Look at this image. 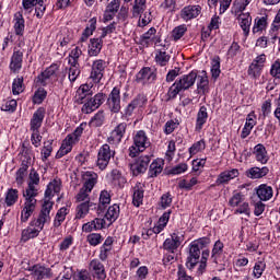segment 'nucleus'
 <instances>
[{"label": "nucleus", "mask_w": 280, "mask_h": 280, "mask_svg": "<svg viewBox=\"0 0 280 280\" xmlns=\"http://www.w3.org/2000/svg\"><path fill=\"white\" fill-rule=\"evenodd\" d=\"M196 80H198V71L196 70H192L188 74H184L179 79H176V81L168 89L167 102H170V100H176L178 93L189 91V89L196 84Z\"/></svg>", "instance_id": "2"}, {"label": "nucleus", "mask_w": 280, "mask_h": 280, "mask_svg": "<svg viewBox=\"0 0 280 280\" xmlns=\"http://www.w3.org/2000/svg\"><path fill=\"white\" fill-rule=\"evenodd\" d=\"M178 280H194L190 276L187 275V271H185V268H183V265L178 266Z\"/></svg>", "instance_id": "63"}, {"label": "nucleus", "mask_w": 280, "mask_h": 280, "mask_svg": "<svg viewBox=\"0 0 280 280\" xmlns=\"http://www.w3.org/2000/svg\"><path fill=\"white\" fill-rule=\"evenodd\" d=\"M88 242L90 246H97L102 244V234L92 233L88 235Z\"/></svg>", "instance_id": "54"}, {"label": "nucleus", "mask_w": 280, "mask_h": 280, "mask_svg": "<svg viewBox=\"0 0 280 280\" xmlns=\"http://www.w3.org/2000/svg\"><path fill=\"white\" fill-rule=\"evenodd\" d=\"M202 12L201 5H187L180 11V16L184 21H191V19H197Z\"/></svg>", "instance_id": "18"}, {"label": "nucleus", "mask_w": 280, "mask_h": 280, "mask_svg": "<svg viewBox=\"0 0 280 280\" xmlns=\"http://www.w3.org/2000/svg\"><path fill=\"white\" fill-rule=\"evenodd\" d=\"M108 205H110V192H108V190H103V191H101V195H100L97 213H104V211L106 210V207H108Z\"/></svg>", "instance_id": "34"}, {"label": "nucleus", "mask_w": 280, "mask_h": 280, "mask_svg": "<svg viewBox=\"0 0 280 280\" xmlns=\"http://www.w3.org/2000/svg\"><path fill=\"white\" fill-rule=\"evenodd\" d=\"M31 141L35 148L40 145V141H43V136H40V129L32 130Z\"/></svg>", "instance_id": "55"}, {"label": "nucleus", "mask_w": 280, "mask_h": 280, "mask_svg": "<svg viewBox=\"0 0 280 280\" xmlns=\"http://www.w3.org/2000/svg\"><path fill=\"white\" fill-rule=\"evenodd\" d=\"M234 213H241V214H245L250 217V206L248 205V202H243L236 210Z\"/></svg>", "instance_id": "60"}, {"label": "nucleus", "mask_w": 280, "mask_h": 280, "mask_svg": "<svg viewBox=\"0 0 280 280\" xmlns=\"http://www.w3.org/2000/svg\"><path fill=\"white\" fill-rule=\"evenodd\" d=\"M156 80V72L150 67L142 68L136 75L138 84H152Z\"/></svg>", "instance_id": "10"}, {"label": "nucleus", "mask_w": 280, "mask_h": 280, "mask_svg": "<svg viewBox=\"0 0 280 280\" xmlns=\"http://www.w3.org/2000/svg\"><path fill=\"white\" fill-rule=\"evenodd\" d=\"M172 56L167 54V50H165V46L163 48L156 50L155 52V63L159 65V67H167Z\"/></svg>", "instance_id": "25"}, {"label": "nucleus", "mask_w": 280, "mask_h": 280, "mask_svg": "<svg viewBox=\"0 0 280 280\" xmlns=\"http://www.w3.org/2000/svg\"><path fill=\"white\" fill-rule=\"evenodd\" d=\"M105 100L106 95H104V93H97L94 96H88V98L83 101L81 112L84 113V115H91V113L97 110V108L104 104Z\"/></svg>", "instance_id": "5"}, {"label": "nucleus", "mask_w": 280, "mask_h": 280, "mask_svg": "<svg viewBox=\"0 0 280 280\" xmlns=\"http://www.w3.org/2000/svg\"><path fill=\"white\" fill-rule=\"evenodd\" d=\"M167 207H172V194L165 192L161 197V208L167 209Z\"/></svg>", "instance_id": "58"}, {"label": "nucleus", "mask_w": 280, "mask_h": 280, "mask_svg": "<svg viewBox=\"0 0 280 280\" xmlns=\"http://www.w3.org/2000/svg\"><path fill=\"white\" fill-rule=\"evenodd\" d=\"M24 270L30 272V277L34 280L51 279L54 276L51 269L43 265H33L32 267L24 268Z\"/></svg>", "instance_id": "6"}, {"label": "nucleus", "mask_w": 280, "mask_h": 280, "mask_svg": "<svg viewBox=\"0 0 280 280\" xmlns=\"http://www.w3.org/2000/svg\"><path fill=\"white\" fill-rule=\"evenodd\" d=\"M51 209H54V202L49 199L45 200L38 218L31 222V226H36L37 229L30 226L24 229L22 231V242H28V240H34V237H38V233L43 231L46 222H49V220H51V217L49 215V213H51Z\"/></svg>", "instance_id": "1"}, {"label": "nucleus", "mask_w": 280, "mask_h": 280, "mask_svg": "<svg viewBox=\"0 0 280 280\" xmlns=\"http://www.w3.org/2000/svg\"><path fill=\"white\" fill-rule=\"evenodd\" d=\"M183 244V235H178V233L171 234L170 238H166L163 243L164 250L168 253H176L180 245Z\"/></svg>", "instance_id": "13"}, {"label": "nucleus", "mask_w": 280, "mask_h": 280, "mask_svg": "<svg viewBox=\"0 0 280 280\" xmlns=\"http://www.w3.org/2000/svg\"><path fill=\"white\" fill-rule=\"evenodd\" d=\"M84 184L82 189H85L86 191H93V187H95V185H97V174L93 173V172H85L84 176Z\"/></svg>", "instance_id": "27"}, {"label": "nucleus", "mask_w": 280, "mask_h": 280, "mask_svg": "<svg viewBox=\"0 0 280 280\" xmlns=\"http://www.w3.org/2000/svg\"><path fill=\"white\" fill-rule=\"evenodd\" d=\"M237 176H240L237 168L222 172L217 179V185H224V183H229V180H233V178H237Z\"/></svg>", "instance_id": "29"}, {"label": "nucleus", "mask_w": 280, "mask_h": 280, "mask_svg": "<svg viewBox=\"0 0 280 280\" xmlns=\"http://www.w3.org/2000/svg\"><path fill=\"white\" fill-rule=\"evenodd\" d=\"M67 219V208L62 207L57 211L55 217L54 226L58 229L62 225L63 221Z\"/></svg>", "instance_id": "43"}, {"label": "nucleus", "mask_w": 280, "mask_h": 280, "mask_svg": "<svg viewBox=\"0 0 280 280\" xmlns=\"http://www.w3.org/2000/svg\"><path fill=\"white\" fill-rule=\"evenodd\" d=\"M211 244V238L209 237H201L192 242V245L197 246L199 250H202V248H207V246Z\"/></svg>", "instance_id": "53"}, {"label": "nucleus", "mask_w": 280, "mask_h": 280, "mask_svg": "<svg viewBox=\"0 0 280 280\" xmlns=\"http://www.w3.org/2000/svg\"><path fill=\"white\" fill-rule=\"evenodd\" d=\"M180 75V68L175 67L174 69L170 70L166 74V82H174L176 78Z\"/></svg>", "instance_id": "59"}, {"label": "nucleus", "mask_w": 280, "mask_h": 280, "mask_svg": "<svg viewBox=\"0 0 280 280\" xmlns=\"http://www.w3.org/2000/svg\"><path fill=\"white\" fill-rule=\"evenodd\" d=\"M19 202V190L14 188L8 189L4 198L7 207H14Z\"/></svg>", "instance_id": "35"}, {"label": "nucleus", "mask_w": 280, "mask_h": 280, "mask_svg": "<svg viewBox=\"0 0 280 280\" xmlns=\"http://www.w3.org/2000/svg\"><path fill=\"white\" fill-rule=\"evenodd\" d=\"M82 132H84V128L78 127L72 133L68 135L66 139L62 141V144L56 154V159H62V156L69 154V152L73 150V144L80 141Z\"/></svg>", "instance_id": "4"}, {"label": "nucleus", "mask_w": 280, "mask_h": 280, "mask_svg": "<svg viewBox=\"0 0 280 280\" xmlns=\"http://www.w3.org/2000/svg\"><path fill=\"white\" fill-rule=\"evenodd\" d=\"M59 69H60V66H58V63L50 65L48 68H46L44 72H42L37 77V82H39L42 86H46L47 80H49V78H51L55 73H58Z\"/></svg>", "instance_id": "20"}, {"label": "nucleus", "mask_w": 280, "mask_h": 280, "mask_svg": "<svg viewBox=\"0 0 280 280\" xmlns=\"http://www.w3.org/2000/svg\"><path fill=\"white\" fill-rule=\"evenodd\" d=\"M254 154L256 161H258V163H261V165H266V163H268V151H266V147L264 144H257L254 148Z\"/></svg>", "instance_id": "26"}, {"label": "nucleus", "mask_w": 280, "mask_h": 280, "mask_svg": "<svg viewBox=\"0 0 280 280\" xmlns=\"http://www.w3.org/2000/svg\"><path fill=\"white\" fill-rule=\"evenodd\" d=\"M220 73H221V70H220V57H217L212 61V68H211L212 78H214V79L220 78Z\"/></svg>", "instance_id": "51"}, {"label": "nucleus", "mask_w": 280, "mask_h": 280, "mask_svg": "<svg viewBox=\"0 0 280 280\" xmlns=\"http://www.w3.org/2000/svg\"><path fill=\"white\" fill-rule=\"evenodd\" d=\"M255 113H250L248 114L247 118H246V124L242 130L241 137L243 139H246V137H248V135H250V130H253V128H255Z\"/></svg>", "instance_id": "36"}, {"label": "nucleus", "mask_w": 280, "mask_h": 280, "mask_svg": "<svg viewBox=\"0 0 280 280\" xmlns=\"http://www.w3.org/2000/svg\"><path fill=\"white\" fill-rule=\"evenodd\" d=\"M142 202H143V187L141 186V183H139L133 187L132 203L135 205V207H141Z\"/></svg>", "instance_id": "37"}, {"label": "nucleus", "mask_w": 280, "mask_h": 280, "mask_svg": "<svg viewBox=\"0 0 280 280\" xmlns=\"http://www.w3.org/2000/svg\"><path fill=\"white\" fill-rule=\"evenodd\" d=\"M199 82L197 83V89L201 93H207L209 91V77H207V72L203 71L202 75H197Z\"/></svg>", "instance_id": "39"}, {"label": "nucleus", "mask_w": 280, "mask_h": 280, "mask_svg": "<svg viewBox=\"0 0 280 280\" xmlns=\"http://www.w3.org/2000/svg\"><path fill=\"white\" fill-rule=\"evenodd\" d=\"M90 209H97V205L91 202L90 200L83 201L81 202L78 207H77V214H75V219L77 220H82L83 218H85L89 214V210Z\"/></svg>", "instance_id": "22"}, {"label": "nucleus", "mask_w": 280, "mask_h": 280, "mask_svg": "<svg viewBox=\"0 0 280 280\" xmlns=\"http://www.w3.org/2000/svg\"><path fill=\"white\" fill-rule=\"evenodd\" d=\"M22 4L24 10H32L34 5H38L35 8V15L37 19H43V14H45V10H47L43 4V0H23Z\"/></svg>", "instance_id": "16"}, {"label": "nucleus", "mask_w": 280, "mask_h": 280, "mask_svg": "<svg viewBox=\"0 0 280 280\" xmlns=\"http://www.w3.org/2000/svg\"><path fill=\"white\" fill-rule=\"evenodd\" d=\"M268 25V18L267 16H262V18H257L255 20V24L253 27V33L257 34L259 32H264V30H266Z\"/></svg>", "instance_id": "41"}, {"label": "nucleus", "mask_w": 280, "mask_h": 280, "mask_svg": "<svg viewBox=\"0 0 280 280\" xmlns=\"http://www.w3.org/2000/svg\"><path fill=\"white\" fill-rule=\"evenodd\" d=\"M113 156H115V151L110 150V145L103 144L98 150V154H97V162H96L97 167H100L101 170H106Z\"/></svg>", "instance_id": "7"}, {"label": "nucleus", "mask_w": 280, "mask_h": 280, "mask_svg": "<svg viewBox=\"0 0 280 280\" xmlns=\"http://www.w3.org/2000/svg\"><path fill=\"white\" fill-rule=\"evenodd\" d=\"M200 261V248L197 245L190 244L189 256L187 257L186 267L188 270H194Z\"/></svg>", "instance_id": "17"}, {"label": "nucleus", "mask_w": 280, "mask_h": 280, "mask_svg": "<svg viewBox=\"0 0 280 280\" xmlns=\"http://www.w3.org/2000/svg\"><path fill=\"white\" fill-rule=\"evenodd\" d=\"M46 113L47 112L44 107L37 108V110L33 114V117L30 122L31 130H40V126H43Z\"/></svg>", "instance_id": "19"}, {"label": "nucleus", "mask_w": 280, "mask_h": 280, "mask_svg": "<svg viewBox=\"0 0 280 280\" xmlns=\"http://www.w3.org/2000/svg\"><path fill=\"white\" fill-rule=\"evenodd\" d=\"M74 280H92L91 272L86 269H82L74 275Z\"/></svg>", "instance_id": "61"}, {"label": "nucleus", "mask_w": 280, "mask_h": 280, "mask_svg": "<svg viewBox=\"0 0 280 280\" xmlns=\"http://www.w3.org/2000/svg\"><path fill=\"white\" fill-rule=\"evenodd\" d=\"M105 218L109 220V222H115V220L119 218V205L110 206L105 213Z\"/></svg>", "instance_id": "42"}, {"label": "nucleus", "mask_w": 280, "mask_h": 280, "mask_svg": "<svg viewBox=\"0 0 280 280\" xmlns=\"http://www.w3.org/2000/svg\"><path fill=\"white\" fill-rule=\"evenodd\" d=\"M23 196L25 197V203L22 210L21 220L22 222H27L32 217V213L36 211V196H38V189H36V186L28 184L25 191H23Z\"/></svg>", "instance_id": "3"}, {"label": "nucleus", "mask_w": 280, "mask_h": 280, "mask_svg": "<svg viewBox=\"0 0 280 280\" xmlns=\"http://www.w3.org/2000/svg\"><path fill=\"white\" fill-rule=\"evenodd\" d=\"M207 119H209V114L207 113V107L201 106L197 114V120H196V130L198 132H200V130H202V127L207 124Z\"/></svg>", "instance_id": "31"}, {"label": "nucleus", "mask_w": 280, "mask_h": 280, "mask_svg": "<svg viewBox=\"0 0 280 280\" xmlns=\"http://www.w3.org/2000/svg\"><path fill=\"white\" fill-rule=\"evenodd\" d=\"M249 3L250 2H248L246 0H236V1H234V12H235V14H237L240 12H244V10H246V7Z\"/></svg>", "instance_id": "57"}, {"label": "nucleus", "mask_w": 280, "mask_h": 280, "mask_svg": "<svg viewBox=\"0 0 280 280\" xmlns=\"http://www.w3.org/2000/svg\"><path fill=\"white\" fill-rule=\"evenodd\" d=\"M104 69H106V61L98 59L93 62L90 78L94 84H100L104 78Z\"/></svg>", "instance_id": "12"}, {"label": "nucleus", "mask_w": 280, "mask_h": 280, "mask_svg": "<svg viewBox=\"0 0 280 280\" xmlns=\"http://www.w3.org/2000/svg\"><path fill=\"white\" fill-rule=\"evenodd\" d=\"M107 104L112 113L121 110V91L119 88H114L107 98Z\"/></svg>", "instance_id": "9"}, {"label": "nucleus", "mask_w": 280, "mask_h": 280, "mask_svg": "<svg viewBox=\"0 0 280 280\" xmlns=\"http://www.w3.org/2000/svg\"><path fill=\"white\" fill-rule=\"evenodd\" d=\"M104 120H105L104 110H100L91 119L90 126H92V128H100L101 126H104Z\"/></svg>", "instance_id": "44"}, {"label": "nucleus", "mask_w": 280, "mask_h": 280, "mask_svg": "<svg viewBox=\"0 0 280 280\" xmlns=\"http://www.w3.org/2000/svg\"><path fill=\"white\" fill-rule=\"evenodd\" d=\"M238 21L245 36H248V34H250V25L253 23V18L250 16V13L238 14Z\"/></svg>", "instance_id": "28"}, {"label": "nucleus", "mask_w": 280, "mask_h": 280, "mask_svg": "<svg viewBox=\"0 0 280 280\" xmlns=\"http://www.w3.org/2000/svg\"><path fill=\"white\" fill-rule=\"evenodd\" d=\"M256 194L259 200H262V201L270 200V198H272V187L266 184H262L258 186V188L256 189Z\"/></svg>", "instance_id": "32"}, {"label": "nucleus", "mask_w": 280, "mask_h": 280, "mask_svg": "<svg viewBox=\"0 0 280 280\" xmlns=\"http://www.w3.org/2000/svg\"><path fill=\"white\" fill-rule=\"evenodd\" d=\"M21 67H23V51L15 49L11 58L10 69L13 73H16L21 70Z\"/></svg>", "instance_id": "24"}, {"label": "nucleus", "mask_w": 280, "mask_h": 280, "mask_svg": "<svg viewBox=\"0 0 280 280\" xmlns=\"http://www.w3.org/2000/svg\"><path fill=\"white\" fill-rule=\"evenodd\" d=\"M270 73L273 78H278L280 80V62L276 61L272 65Z\"/></svg>", "instance_id": "64"}, {"label": "nucleus", "mask_w": 280, "mask_h": 280, "mask_svg": "<svg viewBox=\"0 0 280 280\" xmlns=\"http://www.w3.org/2000/svg\"><path fill=\"white\" fill-rule=\"evenodd\" d=\"M205 148H206L205 140H200V141L194 143L189 148V154L191 156H194V154H198V152H202V150H205Z\"/></svg>", "instance_id": "50"}, {"label": "nucleus", "mask_w": 280, "mask_h": 280, "mask_svg": "<svg viewBox=\"0 0 280 280\" xmlns=\"http://www.w3.org/2000/svg\"><path fill=\"white\" fill-rule=\"evenodd\" d=\"M148 102L145 95L138 94L126 107L125 115L127 117H131L132 113H135L136 108H141Z\"/></svg>", "instance_id": "15"}, {"label": "nucleus", "mask_w": 280, "mask_h": 280, "mask_svg": "<svg viewBox=\"0 0 280 280\" xmlns=\"http://www.w3.org/2000/svg\"><path fill=\"white\" fill-rule=\"evenodd\" d=\"M14 30L16 36H23L25 32V19H23V14L21 12H16L14 14Z\"/></svg>", "instance_id": "30"}, {"label": "nucleus", "mask_w": 280, "mask_h": 280, "mask_svg": "<svg viewBox=\"0 0 280 280\" xmlns=\"http://www.w3.org/2000/svg\"><path fill=\"white\" fill-rule=\"evenodd\" d=\"M154 36H156V28L155 27H151L148 32H145L142 36H141V43L142 45H150V40H152V38H154Z\"/></svg>", "instance_id": "48"}, {"label": "nucleus", "mask_w": 280, "mask_h": 280, "mask_svg": "<svg viewBox=\"0 0 280 280\" xmlns=\"http://www.w3.org/2000/svg\"><path fill=\"white\" fill-rule=\"evenodd\" d=\"M268 172L270 170L266 166L259 168V167H252L246 171V176L248 178H264V176H268Z\"/></svg>", "instance_id": "33"}, {"label": "nucleus", "mask_w": 280, "mask_h": 280, "mask_svg": "<svg viewBox=\"0 0 280 280\" xmlns=\"http://www.w3.org/2000/svg\"><path fill=\"white\" fill-rule=\"evenodd\" d=\"M161 172H163V160H155L149 167V176L155 178Z\"/></svg>", "instance_id": "38"}, {"label": "nucleus", "mask_w": 280, "mask_h": 280, "mask_svg": "<svg viewBox=\"0 0 280 280\" xmlns=\"http://www.w3.org/2000/svg\"><path fill=\"white\" fill-rule=\"evenodd\" d=\"M128 128V124L120 122L115 129L112 131L110 137L107 138V142L110 145H119L124 137H126V130Z\"/></svg>", "instance_id": "8"}, {"label": "nucleus", "mask_w": 280, "mask_h": 280, "mask_svg": "<svg viewBox=\"0 0 280 280\" xmlns=\"http://www.w3.org/2000/svg\"><path fill=\"white\" fill-rule=\"evenodd\" d=\"M90 271L92 272L94 279L106 280V268L98 259H93L90 261Z\"/></svg>", "instance_id": "14"}, {"label": "nucleus", "mask_w": 280, "mask_h": 280, "mask_svg": "<svg viewBox=\"0 0 280 280\" xmlns=\"http://www.w3.org/2000/svg\"><path fill=\"white\" fill-rule=\"evenodd\" d=\"M121 5V0H113L106 7L107 12H112V14H117L119 12V8Z\"/></svg>", "instance_id": "56"}, {"label": "nucleus", "mask_w": 280, "mask_h": 280, "mask_svg": "<svg viewBox=\"0 0 280 280\" xmlns=\"http://www.w3.org/2000/svg\"><path fill=\"white\" fill-rule=\"evenodd\" d=\"M77 102L84 104L88 97H93V85L82 84L77 91Z\"/></svg>", "instance_id": "23"}, {"label": "nucleus", "mask_w": 280, "mask_h": 280, "mask_svg": "<svg viewBox=\"0 0 280 280\" xmlns=\"http://www.w3.org/2000/svg\"><path fill=\"white\" fill-rule=\"evenodd\" d=\"M150 165V156L141 155L133 164H130V170L133 176H139V174H145L148 166Z\"/></svg>", "instance_id": "11"}, {"label": "nucleus", "mask_w": 280, "mask_h": 280, "mask_svg": "<svg viewBox=\"0 0 280 280\" xmlns=\"http://www.w3.org/2000/svg\"><path fill=\"white\" fill-rule=\"evenodd\" d=\"M186 32H187V26L185 24L179 25L172 31V38L174 40H180L185 36Z\"/></svg>", "instance_id": "46"}, {"label": "nucleus", "mask_w": 280, "mask_h": 280, "mask_svg": "<svg viewBox=\"0 0 280 280\" xmlns=\"http://www.w3.org/2000/svg\"><path fill=\"white\" fill-rule=\"evenodd\" d=\"M80 75V67H74L69 69V80L70 82H75L78 80V77Z\"/></svg>", "instance_id": "62"}, {"label": "nucleus", "mask_w": 280, "mask_h": 280, "mask_svg": "<svg viewBox=\"0 0 280 280\" xmlns=\"http://www.w3.org/2000/svg\"><path fill=\"white\" fill-rule=\"evenodd\" d=\"M89 56H97L102 51V37L90 39Z\"/></svg>", "instance_id": "40"}, {"label": "nucleus", "mask_w": 280, "mask_h": 280, "mask_svg": "<svg viewBox=\"0 0 280 280\" xmlns=\"http://www.w3.org/2000/svg\"><path fill=\"white\" fill-rule=\"evenodd\" d=\"M222 250H224V244L221 241H217L214 243L213 249H212V259H218L222 255Z\"/></svg>", "instance_id": "49"}, {"label": "nucleus", "mask_w": 280, "mask_h": 280, "mask_svg": "<svg viewBox=\"0 0 280 280\" xmlns=\"http://www.w3.org/2000/svg\"><path fill=\"white\" fill-rule=\"evenodd\" d=\"M16 100H10L7 101L4 104H2L1 106V110H5L8 113H14L16 110Z\"/></svg>", "instance_id": "52"}, {"label": "nucleus", "mask_w": 280, "mask_h": 280, "mask_svg": "<svg viewBox=\"0 0 280 280\" xmlns=\"http://www.w3.org/2000/svg\"><path fill=\"white\" fill-rule=\"evenodd\" d=\"M23 77L14 79L12 84V93L13 95H21L23 93Z\"/></svg>", "instance_id": "47"}, {"label": "nucleus", "mask_w": 280, "mask_h": 280, "mask_svg": "<svg viewBox=\"0 0 280 280\" xmlns=\"http://www.w3.org/2000/svg\"><path fill=\"white\" fill-rule=\"evenodd\" d=\"M264 68L261 67V65H257V63H250L247 73L248 75H250L252 78H254V80H257V78H259L261 75V70Z\"/></svg>", "instance_id": "45"}, {"label": "nucleus", "mask_w": 280, "mask_h": 280, "mask_svg": "<svg viewBox=\"0 0 280 280\" xmlns=\"http://www.w3.org/2000/svg\"><path fill=\"white\" fill-rule=\"evenodd\" d=\"M133 143L136 148H138L139 152H143L145 148H149L150 140L148 139V136L145 135V131L140 130L136 133L133 137Z\"/></svg>", "instance_id": "21"}]
</instances>
